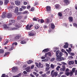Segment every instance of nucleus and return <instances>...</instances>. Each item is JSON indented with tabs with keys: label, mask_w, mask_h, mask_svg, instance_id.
<instances>
[{
	"label": "nucleus",
	"mask_w": 77,
	"mask_h": 77,
	"mask_svg": "<svg viewBox=\"0 0 77 77\" xmlns=\"http://www.w3.org/2000/svg\"><path fill=\"white\" fill-rule=\"evenodd\" d=\"M3 28L4 29H9L10 27L7 26V25L5 24L3 26Z\"/></svg>",
	"instance_id": "1a4fd4ad"
},
{
	"label": "nucleus",
	"mask_w": 77,
	"mask_h": 77,
	"mask_svg": "<svg viewBox=\"0 0 77 77\" xmlns=\"http://www.w3.org/2000/svg\"><path fill=\"white\" fill-rule=\"evenodd\" d=\"M8 54H9V52H6L5 54L4 55V57H5V56H7Z\"/></svg>",
	"instance_id": "2f4dec72"
},
{
	"label": "nucleus",
	"mask_w": 77,
	"mask_h": 77,
	"mask_svg": "<svg viewBox=\"0 0 77 77\" xmlns=\"http://www.w3.org/2000/svg\"><path fill=\"white\" fill-rule=\"evenodd\" d=\"M40 21L41 23H44V22H45V21H44V20L42 19H41Z\"/></svg>",
	"instance_id": "f704fd0d"
},
{
	"label": "nucleus",
	"mask_w": 77,
	"mask_h": 77,
	"mask_svg": "<svg viewBox=\"0 0 77 77\" xmlns=\"http://www.w3.org/2000/svg\"><path fill=\"white\" fill-rule=\"evenodd\" d=\"M65 58L63 57H60V58H59L57 60V61H62V60H65Z\"/></svg>",
	"instance_id": "4468645a"
},
{
	"label": "nucleus",
	"mask_w": 77,
	"mask_h": 77,
	"mask_svg": "<svg viewBox=\"0 0 77 77\" xmlns=\"http://www.w3.org/2000/svg\"><path fill=\"white\" fill-rule=\"evenodd\" d=\"M16 27H17V28H20L21 27V25L20 24V23H17L16 25Z\"/></svg>",
	"instance_id": "4be33fe9"
},
{
	"label": "nucleus",
	"mask_w": 77,
	"mask_h": 77,
	"mask_svg": "<svg viewBox=\"0 0 77 77\" xmlns=\"http://www.w3.org/2000/svg\"><path fill=\"white\" fill-rule=\"evenodd\" d=\"M38 66L40 68H43V64H41V63H39L38 64Z\"/></svg>",
	"instance_id": "412c9836"
},
{
	"label": "nucleus",
	"mask_w": 77,
	"mask_h": 77,
	"mask_svg": "<svg viewBox=\"0 0 77 77\" xmlns=\"http://www.w3.org/2000/svg\"><path fill=\"white\" fill-rule=\"evenodd\" d=\"M56 9H59L60 5L59 4H56L54 6Z\"/></svg>",
	"instance_id": "dca6fc26"
},
{
	"label": "nucleus",
	"mask_w": 77,
	"mask_h": 77,
	"mask_svg": "<svg viewBox=\"0 0 77 77\" xmlns=\"http://www.w3.org/2000/svg\"><path fill=\"white\" fill-rule=\"evenodd\" d=\"M46 74L47 75H48L49 74H50V71H48L46 72Z\"/></svg>",
	"instance_id": "a19ab883"
},
{
	"label": "nucleus",
	"mask_w": 77,
	"mask_h": 77,
	"mask_svg": "<svg viewBox=\"0 0 77 77\" xmlns=\"http://www.w3.org/2000/svg\"><path fill=\"white\" fill-rule=\"evenodd\" d=\"M9 3V0H5L4 2V4L6 5Z\"/></svg>",
	"instance_id": "a878e982"
},
{
	"label": "nucleus",
	"mask_w": 77,
	"mask_h": 77,
	"mask_svg": "<svg viewBox=\"0 0 77 77\" xmlns=\"http://www.w3.org/2000/svg\"><path fill=\"white\" fill-rule=\"evenodd\" d=\"M34 10H35V8L34 7L32 8L31 9V11H34Z\"/></svg>",
	"instance_id": "a18cd8bd"
},
{
	"label": "nucleus",
	"mask_w": 77,
	"mask_h": 77,
	"mask_svg": "<svg viewBox=\"0 0 77 77\" xmlns=\"http://www.w3.org/2000/svg\"><path fill=\"white\" fill-rule=\"evenodd\" d=\"M19 9L18 8L16 7L15 8V13H18L17 15H19V13H18V11H19Z\"/></svg>",
	"instance_id": "ddd939ff"
},
{
	"label": "nucleus",
	"mask_w": 77,
	"mask_h": 77,
	"mask_svg": "<svg viewBox=\"0 0 77 77\" xmlns=\"http://www.w3.org/2000/svg\"><path fill=\"white\" fill-rule=\"evenodd\" d=\"M70 47L72 48H74V46H72V44L70 45Z\"/></svg>",
	"instance_id": "bf43d9fd"
},
{
	"label": "nucleus",
	"mask_w": 77,
	"mask_h": 77,
	"mask_svg": "<svg viewBox=\"0 0 77 77\" xmlns=\"http://www.w3.org/2000/svg\"><path fill=\"white\" fill-rule=\"evenodd\" d=\"M75 68H74L72 69V72H75Z\"/></svg>",
	"instance_id": "49530a36"
},
{
	"label": "nucleus",
	"mask_w": 77,
	"mask_h": 77,
	"mask_svg": "<svg viewBox=\"0 0 77 77\" xmlns=\"http://www.w3.org/2000/svg\"><path fill=\"white\" fill-rule=\"evenodd\" d=\"M69 73V76L70 77H71V76H72V74H73V72H72V71H71Z\"/></svg>",
	"instance_id": "7c9ffc66"
},
{
	"label": "nucleus",
	"mask_w": 77,
	"mask_h": 77,
	"mask_svg": "<svg viewBox=\"0 0 77 77\" xmlns=\"http://www.w3.org/2000/svg\"><path fill=\"white\" fill-rule=\"evenodd\" d=\"M14 46H11L9 49V51H11L12 50H13V49H14Z\"/></svg>",
	"instance_id": "cd10ccee"
},
{
	"label": "nucleus",
	"mask_w": 77,
	"mask_h": 77,
	"mask_svg": "<svg viewBox=\"0 0 77 77\" xmlns=\"http://www.w3.org/2000/svg\"><path fill=\"white\" fill-rule=\"evenodd\" d=\"M29 25L28 24L26 26V30H29Z\"/></svg>",
	"instance_id": "c756f323"
},
{
	"label": "nucleus",
	"mask_w": 77,
	"mask_h": 77,
	"mask_svg": "<svg viewBox=\"0 0 77 77\" xmlns=\"http://www.w3.org/2000/svg\"><path fill=\"white\" fill-rule=\"evenodd\" d=\"M69 21L70 23L71 22H72L73 21V19L72 17H69Z\"/></svg>",
	"instance_id": "2eb2a0df"
},
{
	"label": "nucleus",
	"mask_w": 77,
	"mask_h": 77,
	"mask_svg": "<svg viewBox=\"0 0 77 77\" xmlns=\"http://www.w3.org/2000/svg\"><path fill=\"white\" fill-rule=\"evenodd\" d=\"M33 26V25L31 24L29 26V30H32V27Z\"/></svg>",
	"instance_id": "473e14b6"
},
{
	"label": "nucleus",
	"mask_w": 77,
	"mask_h": 77,
	"mask_svg": "<svg viewBox=\"0 0 77 77\" xmlns=\"http://www.w3.org/2000/svg\"><path fill=\"white\" fill-rule=\"evenodd\" d=\"M55 71V70H54L52 71L51 73L52 77H54V75L55 77H56V76H57V75H58V74H57V72H54Z\"/></svg>",
	"instance_id": "f03ea898"
},
{
	"label": "nucleus",
	"mask_w": 77,
	"mask_h": 77,
	"mask_svg": "<svg viewBox=\"0 0 77 77\" xmlns=\"http://www.w3.org/2000/svg\"><path fill=\"white\" fill-rule=\"evenodd\" d=\"M14 44L15 45H17L18 44V43H17V42L13 43V45H14Z\"/></svg>",
	"instance_id": "0e129e2a"
},
{
	"label": "nucleus",
	"mask_w": 77,
	"mask_h": 77,
	"mask_svg": "<svg viewBox=\"0 0 77 77\" xmlns=\"http://www.w3.org/2000/svg\"><path fill=\"white\" fill-rule=\"evenodd\" d=\"M48 51H49V49L48 48L45 49L42 51V52H44L45 53L48 52Z\"/></svg>",
	"instance_id": "f3484780"
},
{
	"label": "nucleus",
	"mask_w": 77,
	"mask_h": 77,
	"mask_svg": "<svg viewBox=\"0 0 77 77\" xmlns=\"http://www.w3.org/2000/svg\"><path fill=\"white\" fill-rule=\"evenodd\" d=\"M64 2L66 4V5H69V2L68 0H64Z\"/></svg>",
	"instance_id": "aec40b11"
},
{
	"label": "nucleus",
	"mask_w": 77,
	"mask_h": 77,
	"mask_svg": "<svg viewBox=\"0 0 77 77\" xmlns=\"http://www.w3.org/2000/svg\"><path fill=\"white\" fill-rule=\"evenodd\" d=\"M51 29H54L55 28V26L53 23H52L51 24Z\"/></svg>",
	"instance_id": "9b49d317"
},
{
	"label": "nucleus",
	"mask_w": 77,
	"mask_h": 77,
	"mask_svg": "<svg viewBox=\"0 0 77 77\" xmlns=\"http://www.w3.org/2000/svg\"><path fill=\"white\" fill-rule=\"evenodd\" d=\"M27 63L28 64H30V63H33V61L32 60H29V61L27 62Z\"/></svg>",
	"instance_id": "c85d7f7f"
},
{
	"label": "nucleus",
	"mask_w": 77,
	"mask_h": 77,
	"mask_svg": "<svg viewBox=\"0 0 77 77\" xmlns=\"http://www.w3.org/2000/svg\"><path fill=\"white\" fill-rule=\"evenodd\" d=\"M6 17V13H3V15L2 16V18H5Z\"/></svg>",
	"instance_id": "a211bd4d"
},
{
	"label": "nucleus",
	"mask_w": 77,
	"mask_h": 77,
	"mask_svg": "<svg viewBox=\"0 0 77 77\" xmlns=\"http://www.w3.org/2000/svg\"><path fill=\"white\" fill-rule=\"evenodd\" d=\"M33 21H38V20H37V19H36L35 17H34L33 18Z\"/></svg>",
	"instance_id": "c03bdc74"
},
{
	"label": "nucleus",
	"mask_w": 77,
	"mask_h": 77,
	"mask_svg": "<svg viewBox=\"0 0 77 77\" xmlns=\"http://www.w3.org/2000/svg\"><path fill=\"white\" fill-rule=\"evenodd\" d=\"M54 60H55V58H51V62H53V61H54Z\"/></svg>",
	"instance_id": "09e8293b"
},
{
	"label": "nucleus",
	"mask_w": 77,
	"mask_h": 77,
	"mask_svg": "<svg viewBox=\"0 0 77 77\" xmlns=\"http://www.w3.org/2000/svg\"><path fill=\"white\" fill-rule=\"evenodd\" d=\"M6 17L8 18H11L12 17V14L11 13H9L6 14Z\"/></svg>",
	"instance_id": "423d86ee"
},
{
	"label": "nucleus",
	"mask_w": 77,
	"mask_h": 77,
	"mask_svg": "<svg viewBox=\"0 0 77 77\" xmlns=\"http://www.w3.org/2000/svg\"><path fill=\"white\" fill-rule=\"evenodd\" d=\"M35 64L37 67L38 68H39V66H38V63L37 62H35Z\"/></svg>",
	"instance_id": "864d4df0"
},
{
	"label": "nucleus",
	"mask_w": 77,
	"mask_h": 77,
	"mask_svg": "<svg viewBox=\"0 0 77 77\" xmlns=\"http://www.w3.org/2000/svg\"><path fill=\"white\" fill-rule=\"evenodd\" d=\"M28 33L29 36H35V31L34 30H32L31 31L29 32H28Z\"/></svg>",
	"instance_id": "7ed1b4c3"
},
{
	"label": "nucleus",
	"mask_w": 77,
	"mask_h": 77,
	"mask_svg": "<svg viewBox=\"0 0 77 77\" xmlns=\"http://www.w3.org/2000/svg\"><path fill=\"white\" fill-rule=\"evenodd\" d=\"M5 76H6V74H2L1 77H5Z\"/></svg>",
	"instance_id": "69168bd1"
},
{
	"label": "nucleus",
	"mask_w": 77,
	"mask_h": 77,
	"mask_svg": "<svg viewBox=\"0 0 77 77\" xmlns=\"http://www.w3.org/2000/svg\"><path fill=\"white\" fill-rule=\"evenodd\" d=\"M46 11L47 12H51V7L50 6H47L46 7Z\"/></svg>",
	"instance_id": "0eeeda50"
},
{
	"label": "nucleus",
	"mask_w": 77,
	"mask_h": 77,
	"mask_svg": "<svg viewBox=\"0 0 77 77\" xmlns=\"http://www.w3.org/2000/svg\"><path fill=\"white\" fill-rule=\"evenodd\" d=\"M51 66L52 68H54V66L52 64H51Z\"/></svg>",
	"instance_id": "3c124183"
},
{
	"label": "nucleus",
	"mask_w": 77,
	"mask_h": 77,
	"mask_svg": "<svg viewBox=\"0 0 77 77\" xmlns=\"http://www.w3.org/2000/svg\"><path fill=\"white\" fill-rule=\"evenodd\" d=\"M70 55L71 56H74L75 54L74 53H70Z\"/></svg>",
	"instance_id": "e2e57ef3"
},
{
	"label": "nucleus",
	"mask_w": 77,
	"mask_h": 77,
	"mask_svg": "<svg viewBox=\"0 0 77 77\" xmlns=\"http://www.w3.org/2000/svg\"><path fill=\"white\" fill-rule=\"evenodd\" d=\"M60 71H65V70L64 69H63V68H61L60 69Z\"/></svg>",
	"instance_id": "79ce46f5"
},
{
	"label": "nucleus",
	"mask_w": 77,
	"mask_h": 77,
	"mask_svg": "<svg viewBox=\"0 0 77 77\" xmlns=\"http://www.w3.org/2000/svg\"><path fill=\"white\" fill-rule=\"evenodd\" d=\"M62 53L60 52L59 51H57L56 52V60H57L59 58H60L61 57H62Z\"/></svg>",
	"instance_id": "f257e3e1"
},
{
	"label": "nucleus",
	"mask_w": 77,
	"mask_h": 77,
	"mask_svg": "<svg viewBox=\"0 0 77 77\" xmlns=\"http://www.w3.org/2000/svg\"><path fill=\"white\" fill-rule=\"evenodd\" d=\"M65 74L67 76H69V72H68L65 73Z\"/></svg>",
	"instance_id": "4c0bfd02"
},
{
	"label": "nucleus",
	"mask_w": 77,
	"mask_h": 77,
	"mask_svg": "<svg viewBox=\"0 0 77 77\" xmlns=\"http://www.w3.org/2000/svg\"><path fill=\"white\" fill-rule=\"evenodd\" d=\"M15 2V4L17 6H19L21 4V2L19 1H16Z\"/></svg>",
	"instance_id": "6e6552de"
},
{
	"label": "nucleus",
	"mask_w": 77,
	"mask_h": 77,
	"mask_svg": "<svg viewBox=\"0 0 77 77\" xmlns=\"http://www.w3.org/2000/svg\"><path fill=\"white\" fill-rule=\"evenodd\" d=\"M52 21L49 18H47L45 19V22L46 24H49V23L51 22Z\"/></svg>",
	"instance_id": "20e7f679"
},
{
	"label": "nucleus",
	"mask_w": 77,
	"mask_h": 77,
	"mask_svg": "<svg viewBox=\"0 0 77 77\" xmlns=\"http://www.w3.org/2000/svg\"><path fill=\"white\" fill-rule=\"evenodd\" d=\"M21 8H23V9H25L26 8V6H22Z\"/></svg>",
	"instance_id": "de8ad7c7"
},
{
	"label": "nucleus",
	"mask_w": 77,
	"mask_h": 77,
	"mask_svg": "<svg viewBox=\"0 0 77 77\" xmlns=\"http://www.w3.org/2000/svg\"><path fill=\"white\" fill-rule=\"evenodd\" d=\"M62 66V68L63 69H64L65 70V65H63Z\"/></svg>",
	"instance_id": "603ef678"
},
{
	"label": "nucleus",
	"mask_w": 77,
	"mask_h": 77,
	"mask_svg": "<svg viewBox=\"0 0 77 77\" xmlns=\"http://www.w3.org/2000/svg\"><path fill=\"white\" fill-rule=\"evenodd\" d=\"M23 73L24 74H27V73L26 71H23Z\"/></svg>",
	"instance_id": "774afa93"
},
{
	"label": "nucleus",
	"mask_w": 77,
	"mask_h": 77,
	"mask_svg": "<svg viewBox=\"0 0 77 77\" xmlns=\"http://www.w3.org/2000/svg\"><path fill=\"white\" fill-rule=\"evenodd\" d=\"M38 2H35L34 5V6H37V5H38Z\"/></svg>",
	"instance_id": "6e6d98bb"
},
{
	"label": "nucleus",
	"mask_w": 77,
	"mask_h": 77,
	"mask_svg": "<svg viewBox=\"0 0 77 77\" xmlns=\"http://www.w3.org/2000/svg\"><path fill=\"white\" fill-rule=\"evenodd\" d=\"M18 69L17 67H13V68L12 69V70H14L15 71H17V70Z\"/></svg>",
	"instance_id": "b1692460"
},
{
	"label": "nucleus",
	"mask_w": 77,
	"mask_h": 77,
	"mask_svg": "<svg viewBox=\"0 0 77 77\" xmlns=\"http://www.w3.org/2000/svg\"><path fill=\"white\" fill-rule=\"evenodd\" d=\"M58 15L59 16V17H62V14L60 12L58 13Z\"/></svg>",
	"instance_id": "c9c22d12"
},
{
	"label": "nucleus",
	"mask_w": 77,
	"mask_h": 77,
	"mask_svg": "<svg viewBox=\"0 0 77 77\" xmlns=\"http://www.w3.org/2000/svg\"><path fill=\"white\" fill-rule=\"evenodd\" d=\"M42 77H45V76L46 75V74L45 73L44 74H42Z\"/></svg>",
	"instance_id": "13d9d810"
},
{
	"label": "nucleus",
	"mask_w": 77,
	"mask_h": 77,
	"mask_svg": "<svg viewBox=\"0 0 77 77\" xmlns=\"http://www.w3.org/2000/svg\"><path fill=\"white\" fill-rule=\"evenodd\" d=\"M30 76H31V77H35V75H33V74H32V73L30 74Z\"/></svg>",
	"instance_id": "680f3d73"
},
{
	"label": "nucleus",
	"mask_w": 77,
	"mask_h": 77,
	"mask_svg": "<svg viewBox=\"0 0 77 77\" xmlns=\"http://www.w3.org/2000/svg\"><path fill=\"white\" fill-rule=\"evenodd\" d=\"M17 75L18 76V77H20V75H21V73H20L19 74H18Z\"/></svg>",
	"instance_id": "338daca9"
},
{
	"label": "nucleus",
	"mask_w": 77,
	"mask_h": 77,
	"mask_svg": "<svg viewBox=\"0 0 77 77\" xmlns=\"http://www.w3.org/2000/svg\"><path fill=\"white\" fill-rule=\"evenodd\" d=\"M22 16H19L17 17V19L18 20H20L21 19H22Z\"/></svg>",
	"instance_id": "5701e85b"
},
{
	"label": "nucleus",
	"mask_w": 77,
	"mask_h": 77,
	"mask_svg": "<svg viewBox=\"0 0 77 77\" xmlns=\"http://www.w3.org/2000/svg\"><path fill=\"white\" fill-rule=\"evenodd\" d=\"M4 53V51L3 49H0V53Z\"/></svg>",
	"instance_id": "58836bf2"
},
{
	"label": "nucleus",
	"mask_w": 77,
	"mask_h": 77,
	"mask_svg": "<svg viewBox=\"0 0 77 77\" xmlns=\"http://www.w3.org/2000/svg\"><path fill=\"white\" fill-rule=\"evenodd\" d=\"M45 65L47 66V67H49L50 66V65L47 63L45 64Z\"/></svg>",
	"instance_id": "052dcab7"
},
{
	"label": "nucleus",
	"mask_w": 77,
	"mask_h": 77,
	"mask_svg": "<svg viewBox=\"0 0 77 77\" xmlns=\"http://www.w3.org/2000/svg\"><path fill=\"white\" fill-rule=\"evenodd\" d=\"M8 42H9V41H8V40H7L5 42V43L4 45H6V44H8Z\"/></svg>",
	"instance_id": "4d7b16f0"
},
{
	"label": "nucleus",
	"mask_w": 77,
	"mask_h": 77,
	"mask_svg": "<svg viewBox=\"0 0 77 77\" xmlns=\"http://www.w3.org/2000/svg\"><path fill=\"white\" fill-rule=\"evenodd\" d=\"M49 69H50V68L48 67H46V69H45V71H48V70H49Z\"/></svg>",
	"instance_id": "8fccbe9b"
},
{
	"label": "nucleus",
	"mask_w": 77,
	"mask_h": 77,
	"mask_svg": "<svg viewBox=\"0 0 77 77\" xmlns=\"http://www.w3.org/2000/svg\"><path fill=\"white\" fill-rule=\"evenodd\" d=\"M68 58L69 59H73V57L72 56H69L68 57Z\"/></svg>",
	"instance_id": "37998d69"
},
{
	"label": "nucleus",
	"mask_w": 77,
	"mask_h": 77,
	"mask_svg": "<svg viewBox=\"0 0 77 77\" xmlns=\"http://www.w3.org/2000/svg\"><path fill=\"white\" fill-rule=\"evenodd\" d=\"M28 13V11H25L23 12V14H27Z\"/></svg>",
	"instance_id": "5fc2aeb1"
},
{
	"label": "nucleus",
	"mask_w": 77,
	"mask_h": 77,
	"mask_svg": "<svg viewBox=\"0 0 77 77\" xmlns=\"http://www.w3.org/2000/svg\"><path fill=\"white\" fill-rule=\"evenodd\" d=\"M26 71L28 72H30V67H28L26 69Z\"/></svg>",
	"instance_id": "6ab92c4d"
},
{
	"label": "nucleus",
	"mask_w": 77,
	"mask_h": 77,
	"mask_svg": "<svg viewBox=\"0 0 77 77\" xmlns=\"http://www.w3.org/2000/svg\"><path fill=\"white\" fill-rule=\"evenodd\" d=\"M73 25L74 26V27H76L77 28V24L75 23H74L73 24Z\"/></svg>",
	"instance_id": "72a5a7b5"
},
{
	"label": "nucleus",
	"mask_w": 77,
	"mask_h": 77,
	"mask_svg": "<svg viewBox=\"0 0 77 77\" xmlns=\"http://www.w3.org/2000/svg\"><path fill=\"white\" fill-rule=\"evenodd\" d=\"M59 68H60V67L59 66H57V68H56V70H57V71H59Z\"/></svg>",
	"instance_id": "ea45409f"
},
{
	"label": "nucleus",
	"mask_w": 77,
	"mask_h": 77,
	"mask_svg": "<svg viewBox=\"0 0 77 77\" xmlns=\"http://www.w3.org/2000/svg\"><path fill=\"white\" fill-rule=\"evenodd\" d=\"M21 44H26V42L25 40H22L21 42Z\"/></svg>",
	"instance_id": "bb28decb"
},
{
	"label": "nucleus",
	"mask_w": 77,
	"mask_h": 77,
	"mask_svg": "<svg viewBox=\"0 0 77 77\" xmlns=\"http://www.w3.org/2000/svg\"><path fill=\"white\" fill-rule=\"evenodd\" d=\"M74 61H70L69 62V65H74Z\"/></svg>",
	"instance_id": "9d476101"
},
{
	"label": "nucleus",
	"mask_w": 77,
	"mask_h": 77,
	"mask_svg": "<svg viewBox=\"0 0 77 77\" xmlns=\"http://www.w3.org/2000/svg\"><path fill=\"white\" fill-rule=\"evenodd\" d=\"M21 37V35H17L14 37V40H18V39H19Z\"/></svg>",
	"instance_id": "39448f33"
},
{
	"label": "nucleus",
	"mask_w": 77,
	"mask_h": 77,
	"mask_svg": "<svg viewBox=\"0 0 77 77\" xmlns=\"http://www.w3.org/2000/svg\"><path fill=\"white\" fill-rule=\"evenodd\" d=\"M48 53V56H51V53L50 52H49L47 53Z\"/></svg>",
	"instance_id": "e433bc0d"
},
{
	"label": "nucleus",
	"mask_w": 77,
	"mask_h": 77,
	"mask_svg": "<svg viewBox=\"0 0 77 77\" xmlns=\"http://www.w3.org/2000/svg\"><path fill=\"white\" fill-rule=\"evenodd\" d=\"M39 27V26L38 24H36L35 25V29H38Z\"/></svg>",
	"instance_id": "393cba45"
},
{
	"label": "nucleus",
	"mask_w": 77,
	"mask_h": 77,
	"mask_svg": "<svg viewBox=\"0 0 77 77\" xmlns=\"http://www.w3.org/2000/svg\"><path fill=\"white\" fill-rule=\"evenodd\" d=\"M69 45L68 43L67 42H66L65 43V45H64L63 47L64 48H67L68 47Z\"/></svg>",
	"instance_id": "f8f14e48"
}]
</instances>
